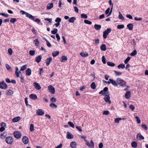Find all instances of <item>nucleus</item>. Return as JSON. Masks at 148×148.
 I'll return each mask as SVG.
<instances>
[{"label": "nucleus", "mask_w": 148, "mask_h": 148, "mask_svg": "<svg viewBox=\"0 0 148 148\" xmlns=\"http://www.w3.org/2000/svg\"><path fill=\"white\" fill-rule=\"evenodd\" d=\"M116 82L118 84H119L121 86L125 87L126 85V83L125 81L120 78H117Z\"/></svg>", "instance_id": "nucleus-1"}, {"label": "nucleus", "mask_w": 148, "mask_h": 148, "mask_svg": "<svg viewBox=\"0 0 148 148\" xmlns=\"http://www.w3.org/2000/svg\"><path fill=\"white\" fill-rule=\"evenodd\" d=\"M5 141L8 144H11L12 143L13 141V138L10 136L7 137L5 138Z\"/></svg>", "instance_id": "nucleus-2"}, {"label": "nucleus", "mask_w": 148, "mask_h": 148, "mask_svg": "<svg viewBox=\"0 0 148 148\" xmlns=\"http://www.w3.org/2000/svg\"><path fill=\"white\" fill-rule=\"evenodd\" d=\"M111 29L110 28H108L103 32V37L104 38H106L108 35L111 32Z\"/></svg>", "instance_id": "nucleus-3"}, {"label": "nucleus", "mask_w": 148, "mask_h": 148, "mask_svg": "<svg viewBox=\"0 0 148 148\" xmlns=\"http://www.w3.org/2000/svg\"><path fill=\"white\" fill-rule=\"evenodd\" d=\"M7 85L3 81L0 83V88L3 89H5L7 88Z\"/></svg>", "instance_id": "nucleus-4"}, {"label": "nucleus", "mask_w": 148, "mask_h": 148, "mask_svg": "<svg viewBox=\"0 0 148 148\" xmlns=\"http://www.w3.org/2000/svg\"><path fill=\"white\" fill-rule=\"evenodd\" d=\"M14 136L16 138H19L21 136V132L18 131H16L14 133Z\"/></svg>", "instance_id": "nucleus-5"}, {"label": "nucleus", "mask_w": 148, "mask_h": 148, "mask_svg": "<svg viewBox=\"0 0 148 148\" xmlns=\"http://www.w3.org/2000/svg\"><path fill=\"white\" fill-rule=\"evenodd\" d=\"M108 88L107 87H105L103 90H101L99 93V94L105 95L106 94V92L108 91Z\"/></svg>", "instance_id": "nucleus-6"}, {"label": "nucleus", "mask_w": 148, "mask_h": 148, "mask_svg": "<svg viewBox=\"0 0 148 148\" xmlns=\"http://www.w3.org/2000/svg\"><path fill=\"white\" fill-rule=\"evenodd\" d=\"M36 114L38 115L42 116L44 114V112L42 110L39 109L36 110Z\"/></svg>", "instance_id": "nucleus-7"}, {"label": "nucleus", "mask_w": 148, "mask_h": 148, "mask_svg": "<svg viewBox=\"0 0 148 148\" xmlns=\"http://www.w3.org/2000/svg\"><path fill=\"white\" fill-rule=\"evenodd\" d=\"M48 89L49 92L52 94H53L55 92V90L53 87L52 86L50 85L48 86Z\"/></svg>", "instance_id": "nucleus-8"}, {"label": "nucleus", "mask_w": 148, "mask_h": 148, "mask_svg": "<svg viewBox=\"0 0 148 148\" xmlns=\"http://www.w3.org/2000/svg\"><path fill=\"white\" fill-rule=\"evenodd\" d=\"M136 138L138 140H141L144 139V137L140 133H138L136 135Z\"/></svg>", "instance_id": "nucleus-9"}, {"label": "nucleus", "mask_w": 148, "mask_h": 148, "mask_svg": "<svg viewBox=\"0 0 148 148\" xmlns=\"http://www.w3.org/2000/svg\"><path fill=\"white\" fill-rule=\"evenodd\" d=\"M110 84L111 83L114 86H118V83L116 81H114L112 79H109Z\"/></svg>", "instance_id": "nucleus-10"}, {"label": "nucleus", "mask_w": 148, "mask_h": 148, "mask_svg": "<svg viewBox=\"0 0 148 148\" xmlns=\"http://www.w3.org/2000/svg\"><path fill=\"white\" fill-rule=\"evenodd\" d=\"M22 140L23 143L25 144H26L28 143L29 142L28 138L26 136L23 137L22 138Z\"/></svg>", "instance_id": "nucleus-11"}, {"label": "nucleus", "mask_w": 148, "mask_h": 148, "mask_svg": "<svg viewBox=\"0 0 148 148\" xmlns=\"http://www.w3.org/2000/svg\"><path fill=\"white\" fill-rule=\"evenodd\" d=\"M34 86L36 89L39 90L41 89V87L38 83L36 82H34Z\"/></svg>", "instance_id": "nucleus-12"}, {"label": "nucleus", "mask_w": 148, "mask_h": 148, "mask_svg": "<svg viewBox=\"0 0 148 148\" xmlns=\"http://www.w3.org/2000/svg\"><path fill=\"white\" fill-rule=\"evenodd\" d=\"M73 135L69 132H67V136L66 138H67L71 139L73 138Z\"/></svg>", "instance_id": "nucleus-13"}, {"label": "nucleus", "mask_w": 148, "mask_h": 148, "mask_svg": "<svg viewBox=\"0 0 148 148\" xmlns=\"http://www.w3.org/2000/svg\"><path fill=\"white\" fill-rule=\"evenodd\" d=\"M110 97L108 95H106L104 97V100L106 102H109V103H111V101L110 100Z\"/></svg>", "instance_id": "nucleus-14"}, {"label": "nucleus", "mask_w": 148, "mask_h": 148, "mask_svg": "<svg viewBox=\"0 0 148 148\" xmlns=\"http://www.w3.org/2000/svg\"><path fill=\"white\" fill-rule=\"evenodd\" d=\"M52 61V58L51 57L48 58L46 60V65L47 66H48L50 62H51Z\"/></svg>", "instance_id": "nucleus-15"}, {"label": "nucleus", "mask_w": 148, "mask_h": 148, "mask_svg": "<svg viewBox=\"0 0 148 148\" xmlns=\"http://www.w3.org/2000/svg\"><path fill=\"white\" fill-rule=\"evenodd\" d=\"M53 7V3H49L47 4V8L48 10H50Z\"/></svg>", "instance_id": "nucleus-16"}, {"label": "nucleus", "mask_w": 148, "mask_h": 148, "mask_svg": "<svg viewBox=\"0 0 148 148\" xmlns=\"http://www.w3.org/2000/svg\"><path fill=\"white\" fill-rule=\"evenodd\" d=\"M26 75L27 76H30L31 74V71L29 68L27 69L25 71Z\"/></svg>", "instance_id": "nucleus-17"}, {"label": "nucleus", "mask_w": 148, "mask_h": 148, "mask_svg": "<svg viewBox=\"0 0 148 148\" xmlns=\"http://www.w3.org/2000/svg\"><path fill=\"white\" fill-rule=\"evenodd\" d=\"M14 92L11 89L8 90L6 92V94L9 96H11L13 94Z\"/></svg>", "instance_id": "nucleus-18"}, {"label": "nucleus", "mask_w": 148, "mask_h": 148, "mask_svg": "<svg viewBox=\"0 0 148 148\" xmlns=\"http://www.w3.org/2000/svg\"><path fill=\"white\" fill-rule=\"evenodd\" d=\"M21 119V117L20 116L16 117L12 119V121L13 122H18Z\"/></svg>", "instance_id": "nucleus-19"}, {"label": "nucleus", "mask_w": 148, "mask_h": 148, "mask_svg": "<svg viewBox=\"0 0 148 148\" xmlns=\"http://www.w3.org/2000/svg\"><path fill=\"white\" fill-rule=\"evenodd\" d=\"M18 69L17 67H16L15 73L17 77H18L19 76V74L21 73V71H18Z\"/></svg>", "instance_id": "nucleus-20"}, {"label": "nucleus", "mask_w": 148, "mask_h": 148, "mask_svg": "<svg viewBox=\"0 0 148 148\" xmlns=\"http://www.w3.org/2000/svg\"><path fill=\"white\" fill-rule=\"evenodd\" d=\"M29 97L32 99L34 100L36 99L37 98V96L34 94H31L29 96Z\"/></svg>", "instance_id": "nucleus-21"}, {"label": "nucleus", "mask_w": 148, "mask_h": 148, "mask_svg": "<svg viewBox=\"0 0 148 148\" xmlns=\"http://www.w3.org/2000/svg\"><path fill=\"white\" fill-rule=\"evenodd\" d=\"M131 92L130 91H127L125 94V97L127 99H129L131 96Z\"/></svg>", "instance_id": "nucleus-22"}, {"label": "nucleus", "mask_w": 148, "mask_h": 148, "mask_svg": "<svg viewBox=\"0 0 148 148\" xmlns=\"http://www.w3.org/2000/svg\"><path fill=\"white\" fill-rule=\"evenodd\" d=\"M71 147L72 148H76V143L75 142H72L70 144Z\"/></svg>", "instance_id": "nucleus-23"}, {"label": "nucleus", "mask_w": 148, "mask_h": 148, "mask_svg": "<svg viewBox=\"0 0 148 148\" xmlns=\"http://www.w3.org/2000/svg\"><path fill=\"white\" fill-rule=\"evenodd\" d=\"M41 60V56H39L36 57L35 58L36 61L38 63L40 62Z\"/></svg>", "instance_id": "nucleus-24"}, {"label": "nucleus", "mask_w": 148, "mask_h": 148, "mask_svg": "<svg viewBox=\"0 0 148 148\" xmlns=\"http://www.w3.org/2000/svg\"><path fill=\"white\" fill-rule=\"evenodd\" d=\"M101 49L103 51H105L106 49V47L105 45L102 44L100 46Z\"/></svg>", "instance_id": "nucleus-25"}, {"label": "nucleus", "mask_w": 148, "mask_h": 148, "mask_svg": "<svg viewBox=\"0 0 148 148\" xmlns=\"http://www.w3.org/2000/svg\"><path fill=\"white\" fill-rule=\"evenodd\" d=\"M80 56H82L84 57H87L88 55V53H84V52H81L80 53Z\"/></svg>", "instance_id": "nucleus-26"}, {"label": "nucleus", "mask_w": 148, "mask_h": 148, "mask_svg": "<svg viewBox=\"0 0 148 148\" xmlns=\"http://www.w3.org/2000/svg\"><path fill=\"white\" fill-rule=\"evenodd\" d=\"M67 60V58L66 56H62L61 58V61L62 62H64Z\"/></svg>", "instance_id": "nucleus-27"}, {"label": "nucleus", "mask_w": 148, "mask_h": 148, "mask_svg": "<svg viewBox=\"0 0 148 148\" xmlns=\"http://www.w3.org/2000/svg\"><path fill=\"white\" fill-rule=\"evenodd\" d=\"M127 27L128 28L129 30H131L133 29V25L132 23H129L127 25Z\"/></svg>", "instance_id": "nucleus-28"}, {"label": "nucleus", "mask_w": 148, "mask_h": 148, "mask_svg": "<svg viewBox=\"0 0 148 148\" xmlns=\"http://www.w3.org/2000/svg\"><path fill=\"white\" fill-rule=\"evenodd\" d=\"M131 146L134 148H136L137 146V143L136 141H133L131 143Z\"/></svg>", "instance_id": "nucleus-29"}, {"label": "nucleus", "mask_w": 148, "mask_h": 148, "mask_svg": "<svg viewBox=\"0 0 148 148\" xmlns=\"http://www.w3.org/2000/svg\"><path fill=\"white\" fill-rule=\"evenodd\" d=\"M59 52L58 51H53L52 53V56L53 57H55L59 54Z\"/></svg>", "instance_id": "nucleus-30"}, {"label": "nucleus", "mask_w": 148, "mask_h": 148, "mask_svg": "<svg viewBox=\"0 0 148 148\" xmlns=\"http://www.w3.org/2000/svg\"><path fill=\"white\" fill-rule=\"evenodd\" d=\"M76 18L75 17H72L69 19V21L70 23H73L75 20Z\"/></svg>", "instance_id": "nucleus-31"}, {"label": "nucleus", "mask_w": 148, "mask_h": 148, "mask_svg": "<svg viewBox=\"0 0 148 148\" xmlns=\"http://www.w3.org/2000/svg\"><path fill=\"white\" fill-rule=\"evenodd\" d=\"M95 29L97 30H100L101 27V26L99 25L95 24L94 25Z\"/></svg>", "instance_id": "nucleus-32"}, {"label": "nucleus", "mask_w": 148, "mask_h": 148, "mask_svg": "<svg viewBox=\"0 0 148 148\" xmlns=\"http://www.w3.org/2000/svg\"><path fill=\"white\" fill-rule=\"evenodd\" d=\"M90 87L92 89H95L96 88V86L94 82H93L91 84Z\"/></svg>", "instance_id": "nucleus-33"}, {"label": "nucleus", "mask_w": 148, "mask_h": 148, "mask_svg": "<svg viewBox=\"0 0 148 148\" xmlns=\"http://www.w3.org/2000/svg\"><path fill=\"white\" fill-rule=\"evenodd\" d=\"M5 67L9 71H12V68L8 64H6L5 65Z\"/></svg>", "instance_id": "nucleus-34"}, {"label": "nucleus", "mask_w": 148, "mask_h": 148, "mask_svg": "<svg viewBox=\"0 0 148 148\" xmlns=\"http://www.w3.org/2000/svg\"><path fill=\"white\" fill-rule=\"evenodd\" d=\"M32 20H33L34 21L38 23H39L40 22V20L39 19L35 18L34 16H33V18L32 19Z\"/></svg>", "instance_id": "nucleus-35"}, {"label": "nucleus", "mask_w": 148, "mask_h": 148, "mask_svg": "<svg viewBox=\"0 0 148 148\" xmlns=\"http://www.w3.org/2000/svg\"><path fill=\"white\" fill-rule=\"evenodd\" d=\"M27 66L26 64L22 66H21V68L20 71H24L25 69H26Z\"/></svg>", "instance_id": "nucleus-36"}, {"label": "nucleus", "mask_w": 148, "mask_h": 148, "mask_svg": "<svg viewBox=\"0 0 148 148\" xmlns=\"http://www.w3.org/2000/svg\"><path fill=\"white\" fill-rule=\"evenodd\" d=\"M26 16L29 18L30 19H32L33 18L34 16L32 15L31 14L27 13V14Z\"/></svg>", "instance_id": "nucleus-37"}, {"label": "nucleus", "mask_w": 148, "mask_h": 148, "mask_svg": "<svg viewBox=\"0 0 148 148\" xmlns=\"http://www.w3.org/2000/svg\"><path fill=\"white\" fill-rule=\"evenodd\" d=\"M107 64L108 65L112 67H113L115 65L114 64L111 62H107Z\"/></svg>", "instance_id": "nucleus-38"}, {"label": "nucleus", "mask_w": 148, "mask_h": 148, "mask_svg": "<svg viewBox=\"0 0 148 148\" xmlns=\"http://www.w3.org/2000/svg\"><path fill=\"white\" fill-rule=\"evenodd\" d=\"M34 42H35V45L36 46H38L39 44V42L38 41V39L37 38L34 41Z\"/></svg>", "instance_id": "nucleus-39"}, {"label": "nucleus", "mask_w": 148, "mask_h": 148, "mask_svg": "<svg viewBox=\"0 0 148 148\" xmlns=\"http://www.w3.org/2000/svg\"><path fill=\"white\" fill-rule=\"evenodd\" d=\"M118 17L121 20H123L124 19V17L122 16L120 12H119V14L118 16Z\"/></svg>", "instance_id": "nucleus-40"}, {"label": "nucleus", "mask_w": 148, "mask_h": 148, "mask_svg": "<svg viewBox=\"0 0 148 148\" xmlns=\"http://www.w3.org/2000/svg\"><path fill=\"white\" fill-rule=\"evenodd\" d=\"M35 53V50H30L29 51V54L31 56H33Z\"/></svg>", "instance_id": "nucleus-41"}, {"label": "nucleus", "mask_w": 148, "mask_h": 148, "mask_svg": "<svg viewBox=\"0 0 148 148\" xmlns=\"http://www.w3.org/2000/svg\"><path fill=\"white\" fill-rule=\"evenodd\" d=\"M117 67L118 69L120 68L123 69L125 67V65L123 64H121L118 66Z\"/></svg>", "instance_id": "nucleus-42"}, {"label": "nucleus", "mask_w": 148, "mask_h": 148, "mask_svg": "<svg viewBox=\"0 0 148 148\" xmlns=\"http://www.w3.org/2000/svg\"><path fill=\"white\" fill-rule=\"evenodd\" d=\"M58 30L56 28H54L53 30L51 31V33L53 34H56Z\"/></svg>", "instance_id": "nucleus-43"}, {"label": "nucleus", "mask_w": 148, "mask_h": 148, "mask_svg": "<svg viewBox=\"0 0 148 148\" xmlns=\"http://www.w3.org/2000/svg\"><path fill=\"white\" fill-rule=\"evenodd\" d=\"M30 130L31 132H33L34 130V125L31 124L30 125Z\"/></svg>", "instance_id": "nucleus-44"}, {"label": "nucleus", "mask_w": 148, "mask_h": 148, "mask_svg": "<svg viewBox=\"0 0 148 148\" xmlns=\"http://www.w3.org/2000/svg\"><path fill=\"white\" fill-rule=\"evenodd\" d=\"M85 141L86 142V144L88 147L90 148H92L91 144L89 143L88 141L86 139H85Z\"/></svg>", "instance_id": "nucleus-45"}, {"label": "nucleus", "mask_w": 148, "mask_h": 148, "mask_svg": "<svg viewBox=\"0 0 148 148\" xmlns=\"http://www.w3.org/2000/svg\"><path fill=\"white\" fill-rule=\"evenodd\" d=\"M137 51L136 50H134L132 53H131L130 55L131 56H135L137 54Z\"/></svg>", "instance_id": "nucleus-46"}, {"label": "nucleus", "mask_w": 148, "mask_h": 148, "mask_svg": "<svg viewBox=\"0 0 148 148\" xmlns=\"http://www.w3.org/2000/svg\"><path fill=\"white\" fill-rule=\"evenodd\" d=\"M124 26L123 25H118L117 26V28L119 29H123L124 28Z\"/></svg>", "instance_id": "nucleus-47"}, {"label": "nucleus", "mask_w": 148, "mask_h": 148, "mask_svg": "<svg viewBox=\"0 0 148 148\" xmlns=\"http://www.w3.org/2000/svg\"><path fill=\"white\" fill-rule=\"evenodd\" d=\"M50 107L53 108H57V106L55 104L53 103H51L50 104Z\"/></svg>", "instance_id": "nucleus-48"}, {"label": "nucleus", "mask_w": 148, "mask_h": 148, "mask_svg": "<svg viewBox=\"0 0 148 148\" xmlns=\"http://www.w3.org/2000/svg\"><path fill=\"white\" fill-rule=\"evenodd\" d=\"M61 21L62 19L61 18L59 17H58L56 19L55 21L56 23H60V22Z\"/></svg>", "instance_id": "nucleus-49"}, {"label": "nucleus", "mask_w": 148, "mask_h": 148, "mask_svg": "<svg viewBox=\"0 0 148 148\" xmlns=\"http://www.w3.org/2000/svg\"><path fill=\"white\" fill-rule=\"evenodd\" d=\"M81 17L82 18L86 19L87 18L88 16L86 14H81Z\"/></svg>", "instance_id": "nucleus-50"}, {"label": "nucleus", "mask_w": 148, "mask_h": 148, "mask_svg": "<svg viewBox=\"0 0 148 148\" xmlns=\"http://www.w3.org/2000/svg\"><path fill=\"white\" fill-rule=\"evenodd\" d=\"M84 22L85 23L89 25H91L92 23L91 21L87 20H84Z\"/></svg>", "instance_id": "nucleus-51"}, {"label": "nucleus", "mask_w": 148, "mask_h": 148, "mask_svg": "<svg viewBox=\"0 0 148 148\" xmlns=\"http://www.w3.org/2000/svg\"><path fill=\"white\" fill-rule=\"evenodd\" d=\"M130 59V57H128L124 61V63L126 64H127Z\"/></svg>", "instance_id": "nucleus-52"}, {"label": "nucleus", "mask_w": 148, "mask_h": 148, "mask_svg": "<svg viewBox=\"0 0 148 148\" xmlns=\"http://www.w3.org/2000/svg\"><path fill=\"white\" fill-rule=\"evenodd\" d=\"M68 123L71 127L73 128H74L75 125L72 122H69Z\"/></svg>", "instance_id": "nucleus-53"}, {"label": "nucleus", "mask_w": 148, "mask_h": 148, "mask_svg": "<svg viewBox=\"0 0 148 148\" xmlns=\"http://www.w3.org/2000/svg\"><path fill=\"white\" fill-rule=\"evenodd\" d=\"M8 52L9 53V54L10 55H12V49L11 48H9L8 50Z\"/></svg>", "instance_id": "nucleus-54"}, {"label": "nucleus", "mask_w": 148, "mask_h": 148, "mask_svg": "<svg viewBox=\"0 0 148 148\" xmlns=\"http://www.w3.org/2000/svg\"><path fill=\"white\" fill-rule=\"evenodd\" d=\"M102 61L104 64L106 63V59L104 56H103L102 57Z\"/></svg>", "instance_id": "nucleus-55"}, {"label": "nucleus", "mask_w": 148, "mask_h": 148, "mask_svg": "<svg viewBox=\"0 0 148 148\" xmlns=\"http://www.w3.org/2000/svg\"><path fill=\"white\" fill-rule=\"evenodd\" d=\"M16 21V18H12L10 19V22L14 23L15 21Z\"/></svg>", "instance_id": "nucleus-56"}, {"label": "nucleus", "mask_w": 148, "mask_h": 148, "mask_svg": "<svg viewBox=\"0 0 148 148\" xmlns=\"http://www.w3.org/2000/svg\"><path fill=\"white\" fill-rule=\"evenodd\" d=\"M121 120V118H117L114 119V122L115 123H118Z\"/></svg>", "instance_id": "nucleus-57"}, {"label": "nucleus", "mask_w": 148, "mask_h": 148, "mask_svg": "<svg viewBox=\"0 0 148 148\" xmlns=\"http://www.w3.org/2000/svg\"><path fill=\"white\" fill-rule=\"evenodd\" d=\"M115 73L116 75L117 76L120 75L122 74L120 72H117L116 71H115Z\"/></svg>", "instance_id": "nucleus-58"}, {"label": "nucleus", "mask_w": 148, "mask_h": 148, "mask_svg": "<svg viewBox=\"0 0 148 148\" xmlns=\"http://www.w3.org/2000/svg\"><path fill=\"white\" fill-rule=\"evenodd\" d=\"M45 40L47 42V45L49 47H50L51 46V43L47 40L45 39Z\"/></svg>", "instance_id": "nucleus-59"}, {"label": "nucleus", "mask_w": 148, "mask_h": 148, "mask_svg": "<svg viewBox=\"0 0 148 148\" xmlns=\"http://www.w3.org/2000/svg\"><path fill=\"white\" fill-rule=\"evenodd\" d=\"M135 118L136 119V120L138 123H140V120L138 116H136L135 117Z\"/></svg>", "instance_id": "nucleus-60"}, {"label": "nucleus", "mask_w": 148, "mask_h": 148, "mask_svg": "<svg viewBox=\"0 0 148 148\" xmlns=\"http://www.w3.org/2000/svg\"><path fill=\"white\" fill-rule=\"evenodd\" d=\"M56 37L57 38V40L58 41H59L60 40V37L58 34H56Z\"/></svg>", "instance_id": "nucleus-61"}, {"label": "nucleus", "mask_w": 148, "mask_h": 148, "mask_svg": "<svg viewBox=\"0 0 148 148\" xmlns=\"http://www.w3.org/2000/svg\"><path fill=\"white\" fill-rule=\"evenodd\" d=\"M56 98L54 97H53L51 99V102H56Z\"/></svg>", "instance_id": "nucleus-62"}, {"label": "nucleus", "mask_w": 148, "mask_h": 148, "mask_svg": "<svg viewBox=\"0 0 148 148\" xmlns=\"http://www.w3.org/2000/svg\"><path fill=\"white\" fill-rule=\"evenodd\" d=\"M129 107L130 109L132 110H133L135 109L134 106L133 105H130V106Z\"/></svg>", "instance_id": "nucleus-63"}, {"label": "nucleus", "mask_w": 148, "mask_h": 148, "mask_svg": "<svg viewBox=\"0 0 148 148\" xmlns=\"http://www.w3.org/2000/svg\"><path fill=\"white\" fill-rule=\"evenodd\" d=\"M126 16L127 17L129 18L130 19H132L133 18L132 16L130 14H128L126 15Z\"/></svg>", "instance_id": "nucleus-64"}]
</instances>
